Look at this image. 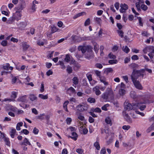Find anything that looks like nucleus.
I'll return each instance as SVG.
<instances>
[{
    "label": "nucleus",
    "instance_id": "obj_1",
    "mask_svg": "<svg viewBox=\"0 0 154 154\" xmlns=\"http://www.w3.org/2000/svg\"><path fill=\"white\" fill-rule=\"evenodd\" d=\"M113 95V92L112 90L110 88H107L106 92L102 95L101 97L106 101L109 96H112Z\"/></svg>",
    "mask_w": 154,
    "mask_h": 154
},
{
    "label": "nucleus",
    "instance_id": "obj_2",
    "mask_svg": "<svg viewBox=\"0 0 154 154\" xmlns=\"http://www.w3.org/2000/svg\"><path fill=\"white\" fill-rule=\"evenodd\" d=\"M88 105L85 103H82L76 106V110L79 112H83L88 109Z\"/></svg>",
    "mask_w": 154,
    "mask_h": 154
},
{
    "label": "nucleus",
    "instance_id": "obj_3",
    "mask_svg": "<svg viewBox=\"0 0 154 154\" xmlns=\"http://www.w3.org/2000/svg\"><path fill=\"white\" fill-rule=\"evenodd\" d=\"M146 105L143 103H136L133 104L134 110L139 109L141 110H143L146 108Z\"/></svg>",
    "mask_w": 154,
    "mask_h": 154
},
{
    "label": "nucleus",
    "instance_id": "obj_4",
    "mask_svg": "<svg viewBox=\"0 0 154 154\" xmlns=\"http://www.w3.org/2000/svg\"><path fill=\"white\" fill-rule=\"evenodd\" d=\"M82 122H80V124L78 125V128L81 133L84 134H86L88 132V130L86 128L85 125Z\"/></svg>",
    "mask_w": 154,
    "mask_h": 154
},
{
    "label": "nucleus",
    "instance_id": "obj_5",
    "mask_svg": "<svg viewBox=\"0 0 154 154\" xmlns=\"http://www.w3.org/2000/svg\"><path fill=\"white\" fill-rule=\"evenodd\" d=\"M65 60L67 62H69L70 64H74L75 63V60L69 54L66 55Z\"/></svg>",
    "mask_w": 154,
    "mask_h": 154
},
{
    "label": "nucleus",
    "instance_id": "obj_6",
    "mask_svg": "<svg viewBox=\"0 0 154 154\" xmlns=\"http://www.w3.org/2000/svg\"><path fill=\"white\" fill-rule=\"evenodd\" d=\"M135 104V103H133L132 105H131L128 102H125L124 103V109L128 110L132 109L134 110L133 104Z\"/></svg>",
    "mask_w": 154,
    "mask_h": 154
},
{
    "label": "nucleus",
    "instance_id": "obj_7",
    "mask_svg": "<svg viewBox=\"0 0 154 154\" xmlns=\"http://www.w3.org/2000/svg\"><path fill=\"white\" fill-rule=\"evenodd\" d=\"M22 15L21 13L17 11L13 14V16L17 21L21 19Z\"/></svg>",
    "mask_w": 154,
    "mask_h": 154
},
{
    "label": "nucleus",
    "instance_id": "obj_8",
    "mask_svg": "<svg viewBox=\"0 0 154 154\" xmlns=\"http://www.w3.org/2000/svg\"><path fill=\"white\" fill-rule=\"evenodd\" d=\"M120 7L121 8L120 9V11L121 13H122L125 12L128 8V5L125 4H121Z\"/></svg>",
    "mask_w": 154,
    "mask_h": 154
},
{
    "label": "nucleus",
    "instance_id": "obj_9",
    "mask_svg": "<svg viewBox=\"0 0 154 154\" xmlns=\"http://www.w3.org/2000/svg\"><path fill=\"white\" fill-rule=\"evenodd\" d=\"M137 71L134 70L132 72L131 75V78L132 82L133 81H137V79L139 76L137 74Z\"/></svg>",
    "mask_w": 154,
    "mask_h": 154
},
{
    "label": "nucleus",
    "instance_id": "obj_10",
    "mask_svg": "<svg viewBox=\"0 0 154 154\" xmlns=\"http://www.w3.org/2000/svg\"><path fill=\"white\" fill-rule=\"evenodd\" d=\"M135 87L138 89L141 90L143 87L138 81H133L132 82Z\"/></svg>",
    "mask_w": 154,
    "mask_h": 154
},
{
    "label": "nucleus",
    "instance_id": "obj_11",
    "mask_svg": "<svg viewBox=\"0 0 154 154\" xmlns=\"http://www.w3.org/2000/svg\"><path fill=\"white\" fill-rule=\"evenodd\" d=\"M100 90V86L98 85L95 86L93 88V91L94 92L95 94L97 96L100 95L101 94V92Z\"/></svg>",
    "mask_w": 154,
    "mask_h": 154
},
{
    "label": "nucleus",
    "instance_id": "obj_12",
    "mask_svg": "<svg viewBox=\"0 0 154 154\" xmlns=\"http://www.w3.org/2000/svg\"><path fill=\"white\" fill-rule=\"evenodd\" d=\"M17 100L19 101L27 103L28 102L27 96L26 95H25L20 96L18 98Z\"/></svg>",
    "mask_w": 154,
    "mask_h": 154
},
{
    "label": "nucleus",
    "instance_id": "obj_13",
    "mask_svg": "<svg viewBox=\"0 0 154 154\" xmlns=\"http://www.w3.org/2000/svg\"><path fill=\"white\" fill-rule=\"evenodd\" d=\"M18 27L20 29H22L25 28L26 26V23L24 22H20L19 23H17Z\"/></svg>",
    "mask_w": 154,
    "mask_h": 154
},
{
    "label": "nucleus",
    "instance_id": "obj_14",
    "mask_svg": "<svg viewBox=\"0 0 154 154\" xmlns=\"http://www.w3.org/2000/svg\"><path fill=\"white\" fill-rule=\"evenodd\" d=\"M89 48V46H79L78 48V49L79 51H81L83 54L84 53L86 52L87 49V48Z\"/></svg>",
    "mask_w": 154,
    "mask_h": 154
},
{
    "label": "nucleus",
    "instance_id": "obj_15",
    "mask_svg": "<svg viewBox=\"0 0 154 154\" xmlns=\"http://www.w3.org/2000/svg\"><path fill=\"white\" fill-rule=\"evenodd\" d=\"M67 92L70 96H71L75 93V90L73 87H70L67 90Z\"/></svg>",
    "mask_w": 154,
    "mask_h": 154
},
{
    "label": "nucleus",
    "instance_id": "obj_16",
    "mask_svg": "<svg viewBox=\"0 0 154 154\" xmlns=\"http://www.w3.org/2000/svg\"><path fill=\"white\" fill-rule=\"evenodd\" d=\"M93 52L91 50L88 51L85 55V57L86 58L89 59L93 57Z\"/></svg>",
    "mask_w": 154,
    "mask_h": 154
},
{
    "label": "nucleus",
    "instance_id": "obj_17",
    "mask_svg": "<svg viewBox=\"0 0 154 154\" xmlns=\"http://www.w3.org/2000/svg\"><path fill=\"white\" fill-rule=\"evenodd\" d=\"M25 2H24L22 5H19L16 8L17 11H18L22 13V10L25 8V5H24Z\"/></svg>",
    "mask_w": 154,
    "mask_h": 154
},
{
    "label": "nucleus",
    "instance_id": "obj_18",
    "mask_svg": "<svg viewBox=\"0 0 154 154\" xmlns=\"http://www.w3.org/2000/svg\"><path fill=\"white\" fill-rule=\"evenodd\" d=\"M137 74L138 75V76H141L142 79L143 77L144 74L145 72L144 69H141L139 70H137Z\"/></svg>",
    "mask_w": 154,
    "mask_h": 154
},
{
    "label": "nucleus",
    "instance_id": "obj_19",
    "mask_svg": "<svg viewBox=\"0 0 154 154\" xmlns=\"http://www.w3.org/2000/svg\"><path fill=\"white\" fill-rule=\"evenodd\" d=\"M123 114L124 118L127 122H131V120L130 116H129L128 114L126 113V112L124 111L123 112Z\"/></svg>",
    "mask_w": 154,
    "mask_h": 154
},
{
    "label": "nucleus",
    "instance_id": "obj_20",
    "mask_svg": "<svg viewBox=\"0 0 154 154\" xmlns=\"http://www.w3.org/2000/svg\"><path fill=\"white\" fill-rule=\"evenodd\" d=\"M29 98L32 101H36L37 99V97L33 94H30L29 95Z\"/></svg>",
    "mask_w": 154,
    "mask_h": 154
},
{
    "label": "nucleus",
    "instance_id": "obj_21",
    "mask_svg": "<svg viewBox=\"0 0 154 154\" xmlns=\"http://www.w3.org/2000/svg\"><path fill=\"white\" fill-rule=\"evenodd\" d=\"M3 68L5 70H12L13 68L12 66H10V64L8 63H6L5 65L3 66Z\"/></svg>",
    "mask_w": 154,
    "mask_h": 154
},
{
    "label": "nucleus",
    "instance_id": "obj_22",
    "mask_svg": "<svg viewBox=\"0 0 154 154\" xmlns=\"http://www.w3.org/2000/svg\"><path fill=\"white\" fill-rule=\"evenodd\" d=\"M15 20H16V19L12 15V16L8 18L7 21V23L8 24H12L14 23Z\"/></svg>",
    "mask_w": 154,
    "mask_h": 154
},
{
    "label": "nucleus",
    "instance_id": "obj_23",
    "mask_svg": "<svg viewBox=\"0 0 154 154\" xmlns=\"http://www.w3.org/2000/svg\"><path fill=\"white\" fill-rule=\"evenodd\" d=\"M16 132V130L15 129L13 128H11V131L10 132V134L11 137L12 138L14 137V136Z\"/></svg>",
    "mask_w": 154,
    "mask_h": 154
},
{
    "label": "nucleus",
    "instance_id": "obj_24",
    "mask_svg": "<svg viewBox=\"0 0 154 154\" xmlns=\"http://www.w3.org/2000/svg\"><path fill=\"white\" fill-rule=\"evenodd\" d=\"M20 145H25L26 146L27 145H30L31 143L28 139L26 138H25L23 140V142L21 143Z\"/></svg>",
    "mask_w": 154,
    "mask_h": 154
},
{
    "label": "nucleus",
    "instance_id": "obj_25",
    "mask_svg": "<svg viewBox=\"0 0 154 154\" xmlns=\"http://www.w3.org/2000/svg\"><path fill=\"white\" fill-rule=\"evenodd\" d=\"M86 14V13L85 12H82L78 13L74 15L73 17V18L74 19H75L79 17L83 16L84 15H85Z\"/></svg>",
    "mask_w": 154,
    "mask_h": 154
},
{
    "label": "nucleus",
    "instance_id": "obj_26",
    "mask_svg": "<svg viewBox=\"0 0 154 154\" xmlns=\"http://www.w3.org/2000/svg\"><path fill=\"white\" fill-rule=\"evenodd\" d=\"M69 102L67 100L64 102L63 104V107L64 110L67 112H69V111L67 109V106L69 103Z\"/></svg>",
    "mask_w": 154,
    "mask_h": 154
},
{
    "label": "nucleus",
    "instance_id": "obj_27",
    "mask_svg": "<svg viewBox=\"0 0 154 154\" xmlns=\"http://www.w3.org/2000/svg\"><path fill=\"white\" fill-rule=\"evenodd\" d=\"M130 95L131 97L134 99L138 98L139 96L136 95V93L134 91H131L130 92Z\"/></svg>",
    "mask_w": 154,
    "mask_h": 154
},
{
    "label": "nucleus",
    "instance_id": "obj_28",
    "mask_svg": "<svg viewBox=\"0 0 154 154\" xmlns=\"http://www.w3.org/2000/svg\"><path fill=\"white\" fill-rule=\"evenodd\" d=\"M38 97L41 99L46 100L48 98V94L44 95L42 94H40L38 95Z\"/></svg>",
    "mask_w": 154,
    "mask_h": 154
},
{
    "label": "nucleus",
    "instance_id": "obj_29",
    "mask_svg": "<svg viewBox=\"0 0 154 154\" xmlns=\"http://www.w3.org/2000/svg\"><path fill=\"white\" fill-rule=\"evenodd\" d=\"M72 137L71 138L74 140H76L78 137V135L76 133L73 132L72 133Z\"/></svg>",
    "mask_w": 154,
    "mask_h": 154
},
{
    "label": "nucleus",
    "instance_id": "obj_30",
    "mask_svg": "<svg viewBox=\"0 0 154 154\" xmlns=\"http://www.w3.org/2000/svg\"><path fill=\"white\" fill-rule=\"evenodd\" d=\"M76 114L77 116L78 119H79L81 121H83L85 120V117H84L80 113H79V114L77 112L76 113Z\"/></svg>",
    "mask_w": 154,
    "mask_h": 154
},
{
    "label": "nucleus",
    "instance_id": "obj_31",
    "mask_svg": "<svg viewBox=\"0 0 154 154\" xmlns=\"http://www.w3.org/2000/svg\"><path fill=\"white\" fill-rule=\"evenodd\" d=\"M151 46H148L145 47L143 50L145 54H146L148 52H151Z\"/></svg>",
    "mask_w": 154,
    "mask_h": 154
},
{
    "label": "nucleus",
    "instance_id": "obj_32",
    "mask_svg": "<svg viewBox=\"0 0 154 154\" xmlns=\"http://www.w3.org/2000/svg\"><path fill=\"white\" fill-rule=\"evenodd\" d=\"M18 92L15 91H12L11 92V97L12 99H15L17 97Z\"/></svg>",
    "mask_w": 154,
    "mask_h": 154
},
{
    "label": "nucleus",
    "instance_id": "obj_33",
    "mask_svg": "<svg viewBox=\"0 0 154 154\" xmlns=\"http://www.w3.org/2000/svg\"><path fill=\"white\" fill-rule=\"evenodd\" d=\"M52 33L47 32L46 33L47 37L48 39L51 40L54 38L52 36Z\"/></svg>",
    "mask_w": 154,
    "mask_h": 154
},
{
    "label": "nucleus",
    "instance_id": "obj_34",
    "mask_svg": "<svg viewBox=\"0 0 154 154\" xmlns=\"http://www.w3.org/2000/svg\"><path fill=\"white\" fill-rule=\"evenodd\" d=\"M47 40H46L44 39L43 41H38L37 42V44L40 46H42L44 45V43H46Z\"/></svg>",
    "mask_w": 154,
    "mask_h": 154
},
{
    "label": "nucleus",
    "instance_id": "obj_35",
    "mask_svg": "<svg viewBox=\"0 0 154 154\" xmlns=\"http://www.w3.org/2000/svg\"><path fill=\"white\" fill-rule=\"evenodd\" d=\"M105 122L108 124H109L110 126L112 125V122L111 119L109 117H107L105 119Z\"/></svg>",
    "mask_w": 154,
    "mask_h": 154
},
{
    "label": "nucleus",
    "instance_id": "obj_36",
    "mask_svg": "<svg viewBox=\"0 0 154 154\" xmlns=\"http://www.w3.org/2000/svg\"><path fill=\"white\" fill-rule=\"evenodd\" d=\"M154 129V124H153L146 130V132L149 133Z\"/></svg>",
    "mask_w": 154,
    "mask_h": 154
},
{
    "label": "nucleus",
    "instance_id": "obj_37",
    "mask_svg": "<svg viewBox=\"0 0 154 154\" xmlns=\"http://www.w3.org/2000/svg\"><path fill=\"white\" fill-rule=\"evenodd\" d=\"M91 111L94 112H96L100 113L101 112V109L97 107L95 109L92 108L91 109Z\"/></svg>",
    "mask_w": 154,
    "mask_h": 154
},
{
    "label": "nucleus",
    "instance_id": "obj_38",
    "mask_svg": "<svg viewBox=\"0 0 154 154\" xmlns=\"http://www.w3.org/2000/svg\"><path fill=\"white\" fill-rule=\"evenodd\" d=\"M87 101L90 103H94L95 102V98L92 97H89L87 100Z\"/></svg>",
    "mask_w": 154,
    "mask_h": 154
},
{
    "label": "nucleus",
    "instance_id": "obj_39",
    "mask_svg": "<svg viewBox=\"0 0 154 154\" xmlns=\"http://www.w3.org/2000/svg\"><path fill=\"white\" fill-rule=\"evenodd\" d=\"M72 80L74 84L77 85L78 84L79 82V80L77 77H74L73 78Z\"/></svg>",
    "mask_w": 154,
    "mask_h": 154
},
{
    "label": "nucleus",
    "instance_id": "obj_40",
    "mask_svg": "<svg viewBox=\"0 0 154 154\" xmlns=\"http://www.w3.org/2000/svg\"><path fill=\"white\" fill-rule=\"evenodd\" d=\"M93 45L94 46V49L95 52L97 53L99 49V45L96 43H94Z\"/></svg>",
    "mask_w": 154,
    "mask_h": 154
},
{
    "label": "nucleus",
    "instance_id": "obj_41",
    "mask_svg": "<svg viewBox=\"0 0 154 154\" xmlns=\"http://www.w3.org/2000/svg\"><path fill=\"white\" fill-rule=\"evenodd\" d=\"M94 146L98 150L100 149V146L99 143L98 142H96L94 144Z\"/></svg>",
    "mask_w": 154,
    "mask_h": 154
},
{
    "label": "nucleus",
    "instance_id": "obj_42",
    "mask_svg": "<svg viewBox=\"0 0 154 154\" xmlns=\"http://www.w3.org/2000/svg\"><path fill=\"white\" fill-rule=\"evenodd\" d=\"M123 51L126 53H128L130 49L127 46H125V47H123L122 48Z\"/></svg>",
    "mask_w": 154,
    "mask_h": 154
},
{
    "label": "nucleus",
    "instance_id": "obj_43",
    "mask_svg": "<svg viewBox=\"0 0 154 154\" xmlns=\"http://www.w3.org/2000/svg\"><path fill=\"white\" fill-rule=\"evenodd\" d=\"M40 92L42 93L44 91V86L43 82H42L41 85V87L40 89Z\"/></svg>",
    "mask_w": 154,
    "mask_h": 154
},
{
    "label": "nucleus",
    "instance_id": "obj_44",
    "mask_svg": "<svg viewBox=\"0 0 154 154\" xmlns=\"http://www.w3.org/2000/svg\"><path fill=\"white\" fill-rule=\"evenodd\" d=\"M130 128V126L128 125H125L122 127V128L125 130V131H127Z\"/></svg>",
    "mask_w": 154,
    "mask_h": 154
},
{
    "label": "nucleus",
    "instance_id": "obj_45",
    "mask_svg": "<svg viewBox=\"0 0 154 154\" xmlns=\"http://www.w3.org/2000/svg\"><path fill=\"white\" fill-rule=\"evenodd\" d=\"M44 116L45 114L44 113L40 114L37 117V118L38 119L42 120L44 119Z\"/></svg>",
    "mask_w": 154,
    "mask_h": 154
},
{
    "label": "nucleus",
    "instance_id": "obj_46",
    "mask_svg": "<svg viewBox=\"0 0 154 154\" xmlns=\"http://www.w3.org/2000/svg\"><path fill=\"white\" fill-rule=\"evenodd\" d=\"M109 63L111 64H116L118 63V61L116 60H109Z\"/></svg>",
    "mask_w": 154,
    "mask_h": 154
},
{
    "label": "nucleus",
    "instance_id": "obj_47",
    "mask_svg": "<svg viewBox=\"0 0 154 154\" xmlns=\"http://www.w3.org/2000/svg\"><path fill=\"white\" fill-rule=\"evenodd\" d=\"M126 91L124 89L120 88L119 91V93L121 95H123L125 94Z\"/></svg>",
    "mask_w": 154,
    "mask_h": 154
},
{
    "label": "nucleus",
    "instance_id": "obj_48",
    "mask_svg": "<svg viewBox=\"0 0 154 154\" xmlns=\"http://www.w3.org/2000/svg\"><path fill=\"white\" fill-rule=\"evenodd\" d=\"M66 71L68 73H71L72 72V69L71 67L68 66H67Z\"/></svg>",
    "mask_w": 154,
    "mask_h": 154
},
{
    "label": "nucleus",
    "instance_id": "obj_49",
    "mask_svg": "<svg viewBox=\"0 0 154 154\" xmlns=\"http://www.w3.org/2000/svg\"><path fill=\"white\" fill-rule=\"evenodd\" d=\"M109 106V104H106L104 105L102 107V110L107 111V108Z\"/></svg>",
    "mask_w": 154,
    "mask_h": 154
},
{
    "label": "nucleus",
    "instance_id": "obj_50",
    "mask_svg": "<svg viewBox=\"0 0 154 154\" xmlns=\"http://www.w3.org/2000/svg\"><path fill=\"white\" fill-rule=\"evenodd\" d=\"M137 19L138 20L140 25L141 26H143V23L142 22V18L140 17H137Z\"/></svg>",
    "mask_w": 154,
    "mask_h": 154
},
{
    "label": "nucleus",
    "instance_id": "obj_51",
    "mask_svg": "<svg viewBox=\"0 0 154 154\" xmlns=\"http://www.w3.org/2000/svg\"><path fill=\"white\" fill-rule=\"evenodd\" d=\"M141 8L144 11H146L148 9V7L147 6L144 4L140 6Z\"/></svg>",
    "mask_w": 154,
    "mask_h": 154
},
{
    "label": "nucleus",
    "instance_id": "obj_52",
    "mask_svg": "<svg viewBox=\"0 0 154 154\" xmlns=\"http://www.w3.org/2000/svg\"><path fill=\"white\" fill-rule=\"evenodd\" d=\"M57 30L58 29L56 27L54 26L52 27L51 29V32L52 33H53L56 32L57 31Z\"/></svg>",
    "mask_w": 154,
    "mask_h": 154
},
{
    "label": "nucleus",
    "instance_id": "obj_53",
    "mask_svg": "<svg viewBox=\"0 0 154 154\" xmlns=\"http://www.w3.org/2000/svg\"><path fill=\"white\" fill-rule=\"evenodd\" d=\"M59 64L61 66V68L63 69H65V66L64 65L63 62L62 61H59L58 62Z\"/></svg>",
    "mask_w": 154,
    "mask_h": 154
},
{
    "label": "nucleus",
    "instance_id": "obj_54",
    "mask_svg": "<svg viewBox=\"0 0 154 154\" xmlns=\"http://www.w3.org/2000/svg\"><path fill=\"white\" fill-rule=\"evenodd\" d=\"M112 71V68H107L105 69L104 72L106 73L111 72Z\"/></svg>",
    "mask_w": 154,
    "mask_h": 154
},
{
    "label": "nucleus",
    "instance_id": "obj_55",
    "mask_svg": "<svg viewBox=\"0 0 154 154\" xmlns=\"http://www.w3.org/2000/svg\"><path fill=\"white\" fill-rule=\"evenodd\" d=\"M20 106L24 109L28 108L29 106V105H28L26 104H20Z\"/></svg>",
    "mask_w": 154,
    "mask_h": 154
},
{
    "label": "nucleus",
    "instance_id": "obj_56",
    "mask_svg": "<svg viewBox=\"0 0 154 154\" xmlns=\"http://www.w3.org/2000/svg\"><path fill=\"white\" fill-rule=\"evenodd\" d=\"M90 24V19L89 18H88L85 22L84 25L85 26H87Z\"/></svg>",
    "mask_w": 154,
    "mask_h": 154
},
{
    "label": "nucleus",
    "instance_id": "obj_57",
    "mask_svg": "<svg viewBox=\"0 0 154 154\" xmlns=\"http://www.w3.org/2000/svg\"><path fill=\"white\" fill-rule=\"evenodd\" d=\"M95 73L96 75L99 78L101 76V72L98 70L95 71Z\"/></svg>",
    "mask_w": 154,
    "mask_h": 154
},
{
    "label": "nucleus",
    "instance_id": "obj_58",
    "mask_svg": "<svg viewBox=\"0 0 154 154\" xmlns=\"http://www.w3.org/2000/svg\"><path fill=\"white\" fill-rule=\"evenodd\" d=\"M36 6L35 4H33L31 8V11L32 12H35L36 9Z\"/></svg>",
    "mask_w": 154,
    "mask_h": 154
},
{
    "label": "nucleus",
    "instance_id": "obj_59",
    "mask_svg": "<svg viewBox=\"0 0 154 154\" xmlns=\"http://www.w3.org/2000/svg\"><path fill=\"white\" fill-rule=\"evenodd\" d=\"M68 129L70 131L73 132L75 131L76 130V128L71 126L69 127Z\"/></svg>",
    "mask_w": 154,
    "mask_h": 154
},
{
    "label": "nucleus",
    "instance_id": "obj_60",
    "mask_svg": "<svg viewBox=\"0 0 154 154\" xmlns=\"http://www.w3.org/2000/svg\"><path fill=\"white\" fill-rule=\"evenodd\" d=\"M76 152L79 154H82L83 151L82 149L79 148L76 150Z\"/></svg>",
    "mask_w": 154,
    "mask_h": 154
},
{
    "label": "nucleus",
    "instance_id": "obj_61",
    "mask_svg": "<svg viewBox=\"0 0 154 154\" xmlns=\"http://www.w3.org/2000/svg\"><path fill=\"white\" fill-rule=\"evenodd\" d=\"M39 130L36 128H34L33 133L35 134H37L38 133Z\"/></svg>",
    "mask_w": 154,
    "mask_h": 154
},
{
    "label": "nucleus",
    "instance_id": "obj_62",
    "mask_svg": "<svg viewBox=\"0 0 154 154\" xmlns=\"http://www.w3.org/2000/svg\"><path fill=\"white\" fill-rule=\"evenodd\" d=\"M108 56L109 57L110 59H115L116 58V56L113 54L111 53L109 54Z\"/></svg>",
    "mask_w": 154,
    "mask_h": 154
},
{
    "label": "nucleus",
    "instance_id": "obj_63",
    "mask_svg": "<svg viewBox=\"0 0 154 154\" xmlns=\"http://www.w3.org/2000/svg\"><path fill=\"white\" fill-rule=\"evenodd\" d=\"M1 44L3 46H5L7 45V41L6 40H3L1 42Z\"/></svg>",
    "mask_w": 154,
    "mask_h": 154
},
{
    "label": "nucleus",
    "instance_id": "obj_64",
    "mask_svg": "<svg viewBox=\"0 0 154 154\" xmlns=\"http://www.w3.org/2000/svg\"><path fill=\"white\" fill-rule=\"evenodd\" d=\"M66 123L68 125H70L72 122V119L70 118H67L66 120Z\"/></svg>",
    "mask_w": 154,
    "mask_h": 154
}]
</instances>
